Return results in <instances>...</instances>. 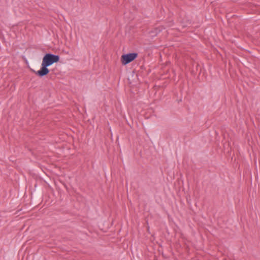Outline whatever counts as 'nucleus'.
I'll return each mask as SVG.
<instances>
[{"mask_svg": "<svg viewBox=\"0 0 260 260\" xmlns=\"http://www.w3.org/2000/svg\"><path fill=\"white\" fill-rule=\"evenodd\" d=\"M59 56L52 53H46L43 58L42 63L49 67L59 60Z\"/></svg>", "mask_w": 260, "mask_h": 260, "instance_id": "1", "label": "nucleus"}, {"mask_svg": "<svg viewBox=\"0 0 260 260\" xmlns=\"http://www.w3.org/2000/svg\"><path fill=\"white\" fill-rule=\"evenodd\" d=\"M164 29L165 27L163 26H159L157 27L154 28L152 30L150 31V34H151L152 37H154L160 32Z\"/></svg>", "mask_w": 260, "mask_h": 260, "instance_id": "4", "label": "nucleus"}, {"mask_svg": "<svg viewBox=\"0 0 260 260\" xmlns=\"http://www.w3.org/2000/svg\"><path fill=\"white\" fill-rule=\"evenodd\" d=\"M138 54L133 52L123 54L121 57V61L123 65H126L134 61L137 57Z\"/></svg>", "mask_w": 260, "mask_h": 260, "instance_id": "2", "label": "nucleus"}, {"mask_svg": "<svg viewBox=\"0 0 260 260\" xmlns=\"http://www.w3.org/2000/svg\"><path fill=\"white\" fill-rule=\"evenodd\" d=\"M48 66L42 63L41 68L40 70L36 71L32 69H30L31 72L34 73L36 75L39 77H42L48 75L50 70L47 68Z\"/></svg>", "mask_w": 260, "mask_h": 260, "instance_id": "3", "label": "nucleus"}]
</instances>
